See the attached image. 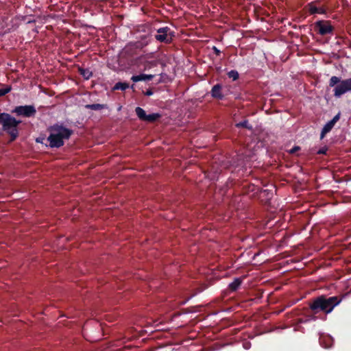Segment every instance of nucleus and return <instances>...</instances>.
<instances>
[{"mask_svg": "<svg viewBox=\"0 0 351 351\" xmlns=\"http://www.w3.org/2000/svg\"><path fill=\"white\" fill-rule=\"evenodd\" d=\"M50 134L47 138L51 147H60L64 145V140L69 139L73 131L58 124L51 126Z\"/></svg>", "mask_w": 351, "mask_h": 351, "instance_id": "1", "label": "nucleus"}, {"mask_svg": "<svg viewBox=\"0 0 351 351\" xmlns=\"http://www.w3.org/2000/svg\"><path fill=\"white\" fill-rule=\"evenodd\" d=\"M339 301L337 297H330L325 298L324 297H319L315 300L311 304V310L317 313L318 311H322L328 313L332 311L334 307L338 304Z\"/></svg>", "mask_w": 351, "mask_h": 351, "instance_id": "2", "label": "nucleus"}, {"mask_svg": "<svg viewBox=\"0 0 351 351\" xmlns=\"http://www.w3.org/2000/svg\"><path fill=\"white\" fill-rule=\"evenodd\" d=\"M329 86L334 87V96L339 98L347 92L351 91V77L341 80L337 76H332L329 80Z\"/></svg>", "mask_w": 351, "mask_h": 351, "instance_id": "3", "label": "nucleus"}, {"mask_svg": "<svg viewBox=\"0 0 351 351\" xmlns=\"http://www.w3.org/2000/svg\"><path fill=\"white\" fill-rule=\"evenodd\" d=\"M2 128L9 134L12 140L16 139L19 135L18 125L21 123V121L16 120L14 117H12L10 114L3 112Z\"/></svg>", "mask_w": 351, "mask_h": 351, "instance_id": "4", "label": "nucleus"}, {"mask_svg": "<svg viewBox=\"0 0 351 351\" xmlns=\"http://www.w3.org/2000/svg\"><path fill=\"white\" fill-rule=\"evenodd\" d=\"M12 112L16 114L19 116L30 117L35 115L36 110L33 106H20L16 107L12 110Z\"/></svg>", "mask_w": 351, "mask_h": 351, "instance_id": "5", "label": "nucleus"}, {"mask_svg": "<svg viewBox=\"0 0 351 351\" xmlns=\"http://www.w3.org/2000/svg\"><path fill=\"white\" fill-rule=\"evenodd\" d=\"M316 31L321 35H326L332 33L333 27L328 21H319L315 23Z\"/></svg>", "mask_w": 351, "mask_h": 351, "instance_id": "6", "label": "nucleus"}, {"mask_svg": "<svg viewBox=\"0 0 351 351\" xmlns=\"http://www.w3.org/2000/svg\"><path fill=\"white\" fill-rule=\"evenodd\" d=\"M156 39L160 42L170 43L172 39V35L170 28L165 27L157 30V34L155 36Z\"/></svg>", "mask_w": 351, "mask_h": 351, "instance_id": "7", "label": "nucleus"}, {"mask_svg": "<svg viewBox=\"0 0 351 351\" xmlns=\"http://www.w3.org/2000/svg\"><path fill=\"white\" fill-rule=\"evenodd\" d=\"M154 76V75L141 74L138 75H133L131 80L134 82L143 80H151L153 79Z\"/></svg>", "mask_w": 351, "mask_h": 351, "instance_id": "8", "label": "nucleus"}, {"mask_svg": "<svg viewBox=\"0 0 351 351\" xmlns=\"http://www.w3.org/2000/svg\"><path fill=\"white\" fill-rule=\"evenodd\" d=\"M221 86L219 84L215 85L211 90V95L213 97L221 99L222 95L221 93Z\"/></svg>", "mask_w": 351, "mask_h": 351, "instance_id": "9", "label": "nucleus"}, {"mask_svg": "<svg viewBox=\"0 0 351 351\" xmlns=\"http://www.w3.org/2000/svg\"><path fill=\"white\" fill-rule=\"evenodd\" d=\"M334 125H335L330 121L326 123L321 132V138H323L325 135L332 130Z\"/></svg>", "mask_w": 351, "mask_h": 351, "instance_id": "10", "label": "nucleus"}, {"mask_svg": "<svg viewBox=\"0 0 351 351\" xmlns=\"http://www.w3.org/2000/svg\"><path fill=\"white\" fill-rule=\"evenodd\" d=\"M308 10L311 14L324 13V10L322 8H317L313 3L308 5Z\"/></svg>", "mask_w": 351, "mask_h": 351, "instance_id": "11", "label": "nucleus"}, {"mask_svg": "<svg viewBox=\"0 0 351 351\" xmlns=\"http://www.w3.org/2000/svg\"><path fill=\"white\" fill-rule=\"evenodd\" d=\"M135 112H136L137 117L139 118V119H141V121L145 120V119L147 117V114H146L145 111L143 108H141L140 107H137L135 109Z\"/></svg>", "mask_w": 351, "mask_h": 351, "instance_id": "12", "label": "nucleus"}, {"mask_svg": "<svg viewBox=\"0 0 351 351\" xmlns=\"http://www.w3.org/2000/svg\"><path fill=\"white\" fill-rule=\"evenodd\" d=\"M85 108L87 109L93 110H102V109L106 108V106L104 105V104H87L85 106Z\"/></svg>", "mask_w": 351, "mask_h": 351, "instance_id": "13", "label": "nucleus"}, {"mask_svg": "<svg viewBox=\"0 0 351 351\" xmlns=\"http://www.w3.org/2000/svg\"><path fill=\"white\" fill-rule=\"evenodd\" d=\"M241 282L242 280L241 278H235L234 281L229 285V288L232 291H236L241 285Z\"/></svg>", "mask_w": 351, "mask_h": 351, "instance_id": "14", "label": "nucleus"}, {"mask_svg": "<svg viewBox=\"0 0 351 351\" xmlns=\"http://www.w3.org/2000/svg\"><path fill=\"white\" fill-rule=\"evenodd\" d=\"M160 117V114L158 113H152V114H150L148 115L147 114V117L144 121L150 122V123L154 122Z\"/></svg>", "mask_w": 351, "mask_h": 351, "instance_id": "15", "label": "nucleus"}, {"mask_svg": "<svg viewBox=\"0 0 351 351\" xmlns=\"http://www.w3.org/2000/svg\"><path fill=\"white\" fill-rule=\"evenodd\" d=\"M129 87V85L128 83H125V82H118L117 83L113 89L114 90H125V89H127Z\"/></svg>", "mask_w": 351, "mask_h": 351, "instance_id": "16", "label": "nucleus"}, {"mask_svg": "<svg viewBox=\"0 0 351 351\" xmlns=\"http://www.w3.org/2000/svg\"><path fill=\"white\" fill-rule=\"evenodd\" d=\"M80 74L84 77V79L88 80L92 76V72L88 69H84L80 68L79 69Z\"/></svg>", "mask_w": 351, "mask_h": 351, "instance_id": "17", "label": "nucleus"}, {"mask_svg": "<svg viewBox=\"0 0 351 351\" xmlns=\"http://www.w3.org/2000/svg\"><path fill=\"white\" fill-rule=\"evenodd\" d=\"M228 75L230 78H232L233 80H236L239 78V73L237 71H230L228 72Z\"/></svg>", "mask_w": 351, "mask_h": 351, "instance_id": "18", "label": "nucleus"}, {"mask_svg": "<svg viewBox=\"0 0 351 351\" xmlns=\"http://www.w3.org/2000/svg\"><path fill=\"white\" fill-rule=\"evenodd\" d=\"M10 90H11L10 87L0 88V97L5 95V94L8 93Z\"/></svg>", "mask_w": 351, "mask_h": 351, "instance_id": "19", "label": "nucleus"}, {"mask_svg": "<svg viewBox=\"0 0 351 351\" xmlns=\"http://www.w3.org/2000/svg\"><path fill=\"white\" fill-rule=\"evenodd\" d=\"M237 127H243V128H247L249 129H252V127L248 126V122L247 121H244L243 122H240L239 123H237Z\"/></svg>", "mask_w": 351, "mask_h": 351, "instance_id": "20", "label": "nucleus"}, {"mask_svg": "<svg viewBox=\"0 0 351 351\" xmlns=\"http://www.w3.org/2000/svg\"><path fill=\"white\" fill-rule=\"evenodd\" d=\"M156 65H157V62L156 61L148 62L146 63L145 69H150L151 67L155 66Z\"/></svg>", "mask_w": 351, "mask_h": 351, "instance_id": "21", "label": "nucleus"}, {"mask_svg": "<svg viewBox=\"0 0 351 351\" xmlns=\"http://www.w3.org/2000/svg\"><path fill=\"white\" fill-rule=\"evenodd\" d=\"M340 119V113H338L337 115H335L332 120H330L331 122L335 125Z\"/></svg>", "mask_w": 351, "mask_h": 351, "instance_id": "22", "label": "nucleus"}, {"mask_svg": "<svg viewBox=\"0 0 351 351\" xmlns=\"http://www.w3.org/2000/svg\"><path fill=\"white\" fill-rule=\"evenodd\" d=\"M300 149V147L299 146H295L294 147H293L290 151L289 152L291 154H294L296 152L299 151Z\"/></svg>", "mask_w": 351, "mask_h": 351, "instance_id": "23", "label": "nucleus"}, {"mask_svg": "<svg viewBox=\"0 0 351 351\" xmlns=\"http://www.w3.org/2000/svg\"><path fill=\"white\" fill-rule=\"evenodd\" d=\"M153 94V91L151 89L147 90L145 93V95L147 96H150Z\"/></svg>", "mask_w": 351, "mask_h": 351, "instance_id": "24", "label": "nucleus"}, {"mask_svg": "<svg viewBox=\"0 0 351 351\" xmlns=\"http://www.w3.org/2000/svg\"><path fill=\"white\" fill-rule=\"evenodd\" d=\"M2 115H3V113H0V124H1V125H2L3 118V117Z\"/></svg>", "mask_w": 351, "mask_h": 351, "instance_id": "25", "label": "nucleus"}, {"mask_svg": "<svg viewBox=\"0 0 351 351\" xmlns=\"http://www.w3.org/2000/svg\"><path fill=\"white\" fill-rule=\"evenodd\" d=\"M214 50L216 51L217 54H219V51L215 47H214Z\"/></svg>", "mask_w": 351, "mask_h": 351, "instance_id": "26", "label": "nucleus"}, {"mask_svg": "<svg viewBox=\"0 0 351 351\" xmlns=\"http://www.w3.org/2000/svg\"><path fill=\"white\" fill-rule=\"evenodd\" d=\"M325 339H326V337H323V338L320 339L321 343H323V341H324Z\"/></svg>", "mask_w": 351, "mask_h": 351, "instance_id": "27", "label": "nucleus"}, {"mask_svg": "<svg viewBox=\"0 0 351 351\" xmlns=\"http://www.w3.org/2000/svg\"><path fill=\"white\" fill-rule=\"evenodd\" d=\"M318 153H319V154H324V153H325V152H324V151H323V150H320V151H319V152H318Z\"/></svg>", "mask_w": 351, "mask_h": 351, "instance_id": "28", "label": "nucleus"}, {"mask_svg": "<svg viewBox=\"0 0 351 351\" xmlns=\"http://www.w3.org/2000/svg\"><path fill=\"white\" fill-rule=\"evenodd\" d=\"M331 346V344H328L327 346H325V348H329Z\"/></svg>", "mask_w": 351, "mask_h": 351, "instance_id": "29", "label": "nucleus"}, {"mask_svg": "<svg viewBox=\"0 0 351 351\" xmlns=\"http://www.w3.org/2000/svg\"><path fill=\"white\" fill-rule=\"evenodd\" d=\"M327 339H328L329 341H332L329 337H328V338H327Z\"/></svg>", "mask_w": 351, "mask_h": 351, "instance_id": "30", "label": "nucleus"}]
</instances>
